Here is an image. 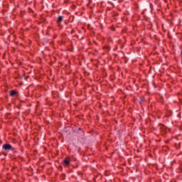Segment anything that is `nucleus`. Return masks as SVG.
<instances>
[{"instance_id":"nucleus-6","label":"nucleus","mask_w":182,"mask_h":182,"mask_svg":"<svg viewBox=\"0 0 182 182\" xmlns=\"http://www.w3.org/2000/svg\"><path fill=\"white\" fill-rule=\"evenodd\" d=\"M144 100H146V99L144 98V97H141L140 98V102H139V103L141 105V102H144Z\"/></svg>"},{"instance_id":"nucleus-5","label":"nucleus","mask_w":182,"mask_h":182,"mask_svg":"<svg viewBox=\"0 0 182 182\" xmlns=\"http://www.w3.org/2000/svg\"><path fill=\"white\" fill-rule=\"evenodd\" d=\"M63 16H58L57 19L58 25H60V22H63Z\"/></svg>"},{"instance_id":"nucleus-8","label":"nucleus","mask_w":182,"mask_h":182,"mask_svg":"<svg viewBox=\"0 0 182 182\" xmlns=\"http://www.w3.org/2000/svg\"><path fill=\"white\" fill-rule=\"evenodd\" d=\"M75 32V31L74 30H72L71 31V35H73V33Z\"/></svg>"},{"instance_id":"nucleus-9","label":"nucleus","mask_w":182,"mask_h":182,"mask_svg":"<svg viewBox=\"0 0 182 182\" xmlns=\"http://www.w3.org/2000/svg\"><path fill=\"white\" fill-rule=\"evenodd\" d=\"M112 31H116V29L114 28H113Z\"/></svg>"},{"instance_id":"nucleus-7","label":"nucleus","mask_w":182,"mask_h":182,"mask_svg":"<svg viewBox=\"0 0 182 182\" xmlns=\"http://www.w3.org/2000/svg\"><path fill=\"white\" fill-rule=\"evenodd\" d=\"M65 177H66V175H65V173H63L61 174L60 178L61 180H65Z\"/></svg>"},{"instance_id":"nucleus-11","label":"nucleus","mask_w":182,"mask_h":182,"mask_svg":"<svg viewBox=\"0 0 182 182\" xmlns=\"http://www.w3.org/2000/svg\"><path fill=\"white\" fill-rule=\"evenodd\" d=\"M53 63H50V65H53Z\"/></svg>"},{"instance_id":"nucleus-2","label":"nucleus","mask_w":182,"mask_h":182,"mask_svg":"<svg viewBox=\"0 0 182 182\" xmlns=\"http://www.w3.org/2000/svg\"><path fill=\"white\" fill-rule=\"evenodd\" d=\"M9 93H10V96L11 97H14L15 96H19V92H18L16 90H10L9 91Z\"/></svg>"},{"instance_id":"nucleus-10","label":"nucleus","mask_w":182,"mask_h":182,"mask_svg":"<svg viewBox=\"0 0 182 182\" xmlns=\"http://www.w3.org/2000/svg\"><path fill=\"white\" fill-rule=\"evenodd\" d=\"M78 130H82V129L81 128H78Z\"/></svg>"},{"instance_id":"nucleus-1","label":"nucleus","mask_w":182,"mask_h":182,"mask_svg":"<svg viewBox=\"0 0 182 182\" xmlns=\"http://www.w3.org/2000/svg\"><path fill=\"white\" fill-rule=\"evenodd\" d=\"M159 126H161L160 130L161 132L162 136H166V134H167V130L170 129L167 128L166 126H164V124H160Z\"/></svg>"},{"instance_id":"nucleus-4","label":"nucleus","mask_w":182,"mask_h":182,"mask_svg":"<svg viewBox=\"0 0 182 182\" xmlns=\"http://www.w3.org/2000/svg\"><path fill=\"white\" fill-rule=\"evenodd\" d=\"M4 150H12V145L9 144H4L3 145Z\"/></svg>"},{"instance_id":"nucleus-3","label":"nucleus","mask_w":182,"mask_h":182,"mask_svg":"<svg viewBox=\"0 0 182 182\" xmlns=\"http://www.w3.org/2000/svg\"><path fill=\"white\" fill-rule=\"evenodd\" d=\"M63 164L66 167L69 166V165L70 164V157L65 158L63 161Z\"/></svg>"}]
</instances>
